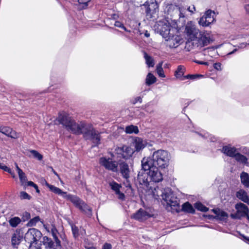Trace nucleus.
<instances>
[{
	"instance_id": "7ed1b4c3",
	"label": "nucleus",
	"mask_w": 249,
	"mask_h": 249,
	"mask_svg": "<svg viewBox=\"0 0 249 249\" xmlns=\"http://www.w3.org/2000/svg\"><path fill=\"white\" fill-rule=\"evenodd\" d=\"M153 196L157 199V197L160 196H162L163 200H164L167 205L170 207H175L177 210L176 207L179 205V200L178 198L174 197L172 194L170 193L169 189L162 190L159 189V187L155 188L154 190L152 191Z\"/></svg>"
},
{
	"instance_id": "4c0bfd02",
	"label": "nucleus",
	"mask_w": 249,
	"mask_h": 249,
	"mask_svg": "<svg viewBox=\"0 0 249 249\" xmlns=\"http://www.w3.org/2000/svg\"><path fill=\"white\" fill-rule=\"evenodd\" d=\"M195 207L197 210L205 212L208 210V208L205 206L203 204H202L200 202H196L195 204Z\"/></svg>"
},
{
	"instance_id": "e2e57ef3",
	"label": "nucleus",
	"mask_w": 249,
	"mask_h": 249,
	"mask_svg": "<svg viewBox=\"0 0 249 249\" xmlns=\"http://www.w3.org/2000/svg\"><path fill=\"white\" fill-rule=\"evenodd\" d=\"M212 211L216 214V216L217 217L218 213L219 212L220 209H213V210H212Z\"/></svg>"
},
{
	"instance_id": "3c124183",
	"label": "nucleus",
	"mask_w": 249,
	"mask_h": 249,
	"mask_svg": "<svg viewBox=\"0 0 249 249\" xmlns=\"http://www.w3.org/2000/svg\"><path fill=\"white\" fill-rule=\"evenodd\" d=\"M30 217H31V216H30V213H29L27 212H25L23 213L22 218L24 221L29 219L30 218Z\"/></svg>"
},
{
	"instance_id": "393cba45",
	"label": "nucleus",
	"mask_w": 249,
	"mask_h": 249,
	"mask_svg": "<svg viewBox=\"0 0 249 249\" xmlns=\"http://www.w3.org/2000/svg\"><path fill=\"white\" fill-rule=\"evenodd\" d=\"M236 197L244 202L249 205V197L247 193L243 189H240L236 193Z\"/></svg>"
},
{
	"instance_id": "f257e3e1",
	"label": "nucleus",
	"mask_w": 249,
	"mask_h": 249,
	"mask_svg": "<svg viewBox=\"0 0 249 249\" xmlns=\"http://www.w3.org/2000/svg\"><path fill=\"white\" fill-rule=\"evenodd\" d=\"M149 159L152 161V166L158 167L161 169H165L169 164L171 155L168 151L160 149L154 152L152 155V159Z\"/></svg>"
},
{
	"instance_id": "49530a36",
	"label": "nucleus",
	"mask_w": 249,
	"mask_h": 249,
	"mask_svg": "<svg viewBox=\"0 0 249 249\" xmlns=\"http://www.w3.org/2000/svg\"><path fill=\"white\" fill-rule=\"evenodd\" d=\"M90 1V0H77L78 3L82 5V8H85L86 7H87L88 2Z\"/></svg>"
},
{
	"instance_id": "680f3d73",
	"label": "nucleus",
	"mask_w": 249,
	"mask_h": 249,
	"mask_svg": "<svg viewBox=\"0 0 249 249\" xmlns=\"http://www.w3.org/2000/svg\"><path fill=\"white\" fill-rule=\"evenodd\" d=\"M246 12L249 14V4H246L244 6Z\"/></svg>"
},
{
	"instance_id": "09e8293b",
	"label": "nucleus",
	"mask_w": 249,
	"mask_h": 249,
	"mask_svg": "<svg viewBox=\"0 0 249 249\" xmlns=\"http://www.w3.org/2000/svg\"><path fill=\"white\" fill-rule=\"evenodd\" d=\"M202 75H190L188 74L184 77V79H195L198 77H202Z\"/></svg>"
},
{
	"instance_id": "f704fd0d",
	"label": "nucleus",
	"mask_w": 249,
	"mask_h": 249,
	"mask_svg": "<svg viewBox=\"0 0 249 249\" xmlns=\"http://www.w3.org/2000/svg\"><path fill=\"white\" fill-rule=\"evenodd\" d=\"M162 62H161L159 63L157 65L156 67V71L159 75V76L160 77H165V75L164 73L163 70L162 68Z\"/></svg>"
},
{
	"instance_id": "c756f323",
	"label": "nucleus",
	"mask_w": 249,
	"mask_h": 249,
	"mask_svg": "<svg viewBox=\"0 0 249 249\" xmlns=\"http://www.w3.org/2000/svg\"><path fill=\"white\" fill-rule=\"evenodd\" d=\"M236 160L241 163L246 164L247 163L248 159L246 156L237 152L234 157Z\"/></svg>"
},
{
	"instance_id": "2eb2a0df",
	"label": "nucleus",
	"mask_w": 249,
	"mask_h": 249,
	"mask_svg": "<svg viewBox=\"0 0 249 249\" xmlns=\"http://www.w3.org/2000/svg\"><path fill=\"white\" fill-rule=\"evenodd\" d=\"M173 33L174 32H172L171 35H169L166 38H165L167 46L172 48L177 47L181 41V38L179 36L174 35Z\"/></svg>"
},
{
	"instance_id": "c03bdc74",
	"label": "nucleus",
	"mask_w": 249,
	"mask_h": 249,
	"mask_svg": "<svg viewBox=\"0 0 249 249\" xmlns=\"http://www.w3.org/2000/svg\"><path fill=\"white\" fill-rule=\"evenodd\" d=\"M20 197L22 199H28L30 200L31 198V196L29 195L26 192L22 191L20 193Z\"/></svg>"
},
{
	"instance_id": "6e6552de",
	"label": "nucleus",
	"mask_w": 249,
	"mask_h": 249,
	"mask_svg": "<svg viewBox=\"0 0 249 249\" xmlns=\"http://www.w3.org/2000/svg\"><path fill=\"white\" fill-rule=\"evenodd\" d=\"M143 5L146 7L145 12L147 18H154L159 11L158 4L156 0H148Z\"/></svg>"
},
{
	"instance_id": "c9c22d12",
	"label": "nucleus",
	"mask_w": 249,
	"mask_h": 249,
	"mask_svg": "<svg viewBox=\"0 0 249 249\" xmlns=\"http://www.w3.org/2000/svg\"><path fill=\"white\" fill-rule=\"evenodd\" d=\"M125 132L127 133H138L139 130L137 126L131 125L126 127Z\"/></svg>"
},
{
	"instance_id": "864d4df0",
	"label": "nucleus",
	"mask_w": 249,
	"mask_h": 249,
	"mask_svg": "<svg viewBox=\"0 0 249 249\" xmlns=\"http://www.w3.org/2000/svg\"><path fill=\"white\" fill-rule=\"evenodd\" d=\"M112 246L109 243H105L102 248V249H111Z\"/></svg>"
},
{
	"instance_id": "39448f33",
	"label": "nucleus",
	"mask_w": 249,
	"mask_h": 249,
	"mask_svg": "<svg viewBox=\"0 0 249 249\" xmlns=\"http://www.w3.org/2000/svg\"><path fill=\"white\" fill-rule=\"evenodd\" d=\"M45 185L50 189V190L54 193L62 196L63 198L70 200L77 208L78 209L79 207L81 208L83 201L81 200L79 197L72 196L71 195L67 194V192H63L60 189L52 185L49 184L46 181Z\"/></svg>"
},
{
	"instance_id": "8fccbe9b",
	"label": "nucleus",
	"mask_w": 249,
	"mask_h": 249,
	"mask_svg": "<svg viewBox=\"0 0 249 249\" xmlns=\"http://www.w3.org/2000/svg\"><path fill=\"white\" fill-rule=\"evenodd\" d=\"M142 98L140 96L137 97L132 100V103L133 104H136L138 102L141 103L142 102Z\"/></svg>"
},
{
	"instance_id": "ddd939ff",
	"label": "nucleus",
	"mask_w": 249,
	"mask_h": 249,
	"mask_svg": "<svg viewBox=\"0 0 249 249\" xmlns=\"http://www.w3.org/2000/svg\"><path fill=\"white\" fill-rule=\"evenodd\" d=\"M99 163L106 169L116 172L118 171V164L110 158L102 157L99 160Z\"/></svg>"
},
{
	"instance_id": "2f4dec72",
	"label": "nucleus",
	"mask_w": 249,
	"mask_h": 249,
	"mask_svg": "<svg viewBox=\"0 0 249 249\" xmlns=\"http://www.w3.org/2000/svg\"><path fill=\"white\" fill-rule=\"evenodd\" d=\"M156 81V78L155 76L151 73H148L145 80L146 84L148 86H150L154 84Z\"/></svg>"
},
{
	"instance_id": "f03ea898",
	"label": "nucleus",
	"mask_w": 249,
	"mask_h": 249,
	"mask_svg": "<svg viewBox=\"0 0 249 249\" xmlns=\"http://www.w3.org/2000/svg\"><path fill=\"white\" fill-rule=\"evenodd\" d=\"M142 168L144 171L149 170L148 176L151 180L154 182H159L162 180L163 176L159 167L152 166V161L149 158H143L142 160Z\"/></svg>"
},
{
	"instance_id": "72a5a7b5",
	"label": "nucleus",
	"mask_w": 249,
	"mask_h": 249,
	"mask_svg": "<svg viewBox=\"0 0 249 249\" xmlns=\"http://www.w3.org/2000/svg\"><path fill=\"white\" fill-rule=\"evenodd\" d=\"M9 222L11 227L15 228L21 222V219L18 217H14L11 218Z\"/></svg>"
},
{
	"instance_id": "5701e85b",
	"label": "nucleus",
	"mask_w": 249,
	"mask_h": 249,
	"mask_svg": "<svg viewBox=\"0 0 249 249\" xmlns=\"http://www.w3.org/2000/svg\"><path fill=\"white\" fill-rule=\"evenodd\" d=\"M86 140L92 141L95 145H97L100 141V134L93 128L90 133L89 137H87Z\"/></svg>"
},
{
	"instance_id": "a18cd8bd",
	"label": "nucleus",
	"mask_w": 249,
	"mask_h": 249,
	"mask_svg": "<svg viewBox=\"0 0 249 249\" xmlns=\"http://www.w3.org/2000/svg\"><path fill=\"white\" fill-rule=\"evenodd\" d=\"M51 233L53 239H58L57 234L58 233L57 230L54 227H53L51 229Z\"/></svg>"
},
{
	"instance_id": "e433bc0d",
	"label": "nucleus",
	"mask_w": 249,
	"mask_h": 249,
	"mask_svg": "<svg viewBox=\"0 0 249 249\" xmlns=\"http://www.w3.org/2000/svg\"><path fill=\"white\" fill-rule=\"evenodd\" d=\"M109 186L111 187V189L113 190L115 193H118L120 191V189L121 187V186L119 185L118 183H116L115 181H112L109 183Z\"/></svg>"
},
{
	"instance_id": "4d7b16f0",
	"label": "nucleus",
	"mask_w": 249,
	"mask_h": 249,
	"mask_svg": "<svg viewBox=\"0 0 249 249\" xmlns=\"http://www.w3.org/2000/svg\"><path fill=\"white\" fill-rule=\"evenodd\" d=\"M26 183H27L28 186H32L34 188L36 187V184L34 183L33 181H27Z\"/></svg>"
},
{
	"instance_id": "bf43d9fd",
	"label": "nucleus",
	"mask_w": 249,
	"mask_h": 249,
	"mask_svg": "<svg viewBox=\"0 0 249 249\" xmlns=\"http://www.w3.org/2000/svg\"><path fill=\"white\" fill-rule=\"evenodd\" d=\"M114 25L116 27L122 28V27H123V24L121 22H120V21H117L115 22V23L114 24Z\"/></svg>"
},
{
	"instance_id": "a878e982",
	"label": "nucleus",
	"mask_w": 249,
	"mask_h": 249,
	"mask_svg": "<svg viewBox=\"0 0 249 249\" xmlns=\"http://www.w3.org/2000/svg\"><path fill=\"white\" fill-rule=\"evenodd\" d=\"M241 183L245 187L249 188V175L246 172H242L240 174Z\"/></svg>"
},
{
	"instance_id": "423d86ee",
	"label": "nucleus",
	"mask_w": 249,
	"mask_h": 249,
	"mask_svg": "<svg viewBox=\"0 0 249 249\" xmlns=\"http://www.w3.org/2000/svg\"><path fill=\"white\" fill-rule=\"evenodd\" d=\"M93 129V126L90 124L84 121L75 122L71 132L76 135L83 134V137L86 139L87 137H89V134Z\"/></svg>"
},
{
	"instance_id": "603ef678",
	"label": "nucleus",
	"mask_w": 249,
	"mask_h": 249,
	"mask_svg": "<svg viewBox=\"0 0 249 249\" xmlns=\"http://www.w3.org/2000/svg\"><path fill=\"white\" fill-rule=\"evenodd\" d=\"M116 194L118 195V197L119 199H121L122 200H123L124 199L125 196H124V195L123 193H121L120 192V191L118 193H116Z\"/></svg>"
},
{
	"instance_id": "4468645a",
	"label": "nucleus",
	"mask_w": 249,
	"mask_h": 249,
	"mask_svg": "<svg viewBox=\"0 0 249 249\" xmlns=\"http://www.w3.org/2000/svg\"><path fill=\"white\" fill-rule=\"evenodd\" d=\"M116 151L119 155V157L127 159L132 156L135 151L131 147L124 145L121 147H118L116 149Z\"/></svg>"
},
{
	"instance_id": "a211bd4d",
	"label": "nucleus",
	"mask_w": 249,
	"mask_h": 249,
	"mask_svg": "<svg viewBox=\"0 0 249 249\" xmlns=\"http://www.w3.org/2000/svg\"><path fill=\"white\" fill-rule=\"evenodd\" d=\"M120 170L123 177L125 179L124 183L126 187H130V183L129 180V169L128 165L125 162H122L120 164Z\"/></svg>"
},
{
	"instance_id": "de8ad7c7",
	"label": "nucleus",
	"mask_w": 249,
	"mask_h": 249,
	"mask_svg": "<svg viewBox=\"0 0 249 249\" xmlns=\"http://www.w3.org/2000/svg\"><path fill=\"white\" fill-rule=\"evenodd\" d=\"M72 232L74 237L78 236V229L76 226H72L71 227Z\"/></svg>"
},
{
	"instance_id": "f3484780",
	"label": "nucleus",
	"mask_w": 249,
	"mask_h": 249,
	"mask_svg": "<svg viewBox=\"0 0 249 249\" xmlns=\"http://www.w3.org/2000/svg\"><path fill=\"white\" fill-rule=\"evenodd\" d=\"M54 240V242L51 238L45 236L43 238V243L49 249H58L61 247V242L59 239Z\"/></svg>"
},
{
	"instance_id": "ea45409f",
	"label": "nucleus",
	"mask_w": 249,
	"mask_h": 249,
	"mask_svg": "<svg viewBox=\"0 0 249 249\" xmlns=\"http://www.w3.org/2000/svg\"><path fill=\"white\" fill-rule=\"evenodd\" d=\"M41 241L39 240L37 242H34L32 243H30V247L29 249H41Z\"/></svg>"
},
{
	"instance_id": "473e14b6",
	"label": "nucleus",
	"mask_w": 249,
	"mask_h": 249,
	"mask_svg": "<svg viewBox=\"0 0 249 249\" xmlns=\"http://www.w3.org/2000/svg\"><path fill=\"white\" fill-rule=\"evenodd\" d=\"M185 72V68L182 66H178L175 71V75L177 78H181Z\"/></svg>"
},
{
	"instance_id": "9b49d317",
	"label": "nucleus",
	"mask_w": 249,
	"mask_h": 249,
	"mask_svg": "<svg viewBox=\"0 0 249 249\" xmlns=\"http://www.w3.org/2000/svg\"><path fill=\"white\" fill-rule=\"evenodd\" d=\"M235 208L236 210V213H231V217L233 219H241L245 217L249 213L248 207L242 203H238L235 205Z\"/></svg>"
},
{
	"instance_id": "58836bf2",
	"label": "nucleus",
	"mask_w": 249,
	"mask_h": 249,
	"mask_svg": "<svg viewBox=\"0 0 249 249\" xmlns=\"http://www.w3.org/2000/svg\"><path fill=\"white\" fill-rule=\"evenodd\" d=\"M19 178L22 185H24L27 181V178L25 174L22 171H20L18 173Z\"/></svg>"
},
{
	"instance_id": "6e6d98bb",
	"label": "nucleus",
	"mask_w": 249,
	"mask_h": 249,
	"mask_svg": "<svg viewBox=\"0 0 249 249\" xmlns=\"http://www.w3.org/2000/svg\"><path fill=\"white\" fill-rule=\"evenodd\" d=\"M194 62L198 64L208 65V63L207 62H203L199 60H195Z\"/></svg>"
},
{
	"instance_id": "c85d7f7f",
	"label": "nucleus",
	"mask_w": 249,
	"mask_h": 249,
	"mask_svg": "<svg viewBox=\"0 0 249 249\" xmlns=\"http://www.w3.org/2000/svg\"><path fill=\"white\" fill-rule=\"evenodd\" d=\"M81 208L79 207V209L82 212L86 213L89 216H90L92 214L91 208L87 205L84 201L81 204Z\"/></svg>"
},
{
	"instance_id": "79ce46f5",
	"label": "nucleus",
	"mask_w": 249,
	"mask_h": 249,
	"mask_svg": "<svg viewBox=\"0 0 249 249\" xmlns=\"http://www.w3.org/2000/svg\"><path fill=\"white\" fill-rule=\"evenodd\" d=\"M30 153L32 154L35 158L39 160H41L43 159V156L35 150H31L30 151Z\"/></svg>"
},
{
	"instance_id": "338daca9",
	"label": "nucleus",
	"mask_w": 249,
	"mask_h": 249,
	"mask_svg": "<svg viewBox=\"0 0 249 249\" xmlns=\"http://www.w3.org/2000/svg\"><path fill=\"white\" fill-rule=\"evenodd\" d=\"M237 50V49H234L232 52L229 53V54H231L233 53H234L235 52H236Z\"/></svg>"
},
{
	"instance_id": "1a4fd4ad",
	"label": "nucleus",
	"mask_w": 249,
	"mask_h": 249,
	"mask_svg": "<svg viewBox=\"0 0 249 249\" xmlns=\"http://www.w3.org/2000/svg\"><path fill=\"white\" fill-rule=\"evenodd\" d=\"M179 19H182L185 21L188 18L189 16L193 15L196 9L194 5L190 6H180L178 7Z\"/></svg>"
},
{
	"instance_id": "5fc2aeb1",
	"label": "nucleus",
	"mask_w": 249,
	"mask_h": 249,
	"mask_svg": "<svg viewBox=\"0 0 249 249\" xmlns=\"http://www.w3.org/2000/svg\"><path fill=\"white\" fill-rule=\"evenodd\" d=\"M4 171H6V172H7L8 173H9L10 174H13V178H15V174L8 167H4Z\"/></svg>"
},
{
	"instance_id": "20e7f679",
	"label": "nucleus",
	"mask_w": 249,
	"mask_h": 249,
	"mask_svg": "<svg viewBox=\"0 0 249 249\" xmlns=\"http://www.w3.org/2000/svg\"><path fill=\"white\" fill-rule=\"evenodd\" d=\"M211 42L209 36L202 32H199L190 40H188L187 45L192 46L193 49H200L203 47L207 46Z\"/></svg>"
},
{
	"instance_id": "4be33fe9",
	"label": "nucleus",
	"mask_w": 249,
	"mask_h": 249,
	"mask_svg": "<svg viewBox=\"0 0 249 249\" xmlns=\"http://www.w3.org/2000/svg\"><path fill=\"white\" fill-rule=\"evenodd\" d=\"M0 132L6 136L12 138L16 139L18 135L17 133L9 127H0Z\"/></svg>"
},
{
	"instance_id": "0e129e2a",
	"label": "nucleus",
	"mask_w": 249,
	"mask_h": 249,
	"mask_svg": "<svg viewBox=\"0 0 249 249\" xmlns=\"http://www.w3.org/2000/svg\"><path fill=\"white\" fill-rule=\"evenodd\" d=\"M15 166H16V168L17 169V171L18 172V173L19 172V171H22L18 166V165L17 164V163H15Z\"/></svg>"
},
{
	"instance_id": "052dcab7",
	"label": "nucleus",
	"mask_w": 249,
	"mask_h": 249,
	"mask_svg": "<svg viewBox=\"0 0 249 249\" xmlns=\"http://www.w3.org/2000/svg\"><path fill=\"white\" fill-rule=\"evenodd\" d=\"M247 45H248V43H241L239 44V45H238V48H244Z\"/></svg>"
},
{
	"instance_id": "7c9ffc66",
	"label": "nucleus",
	"mask_w": 249,
	"mask_h": 249,
	"mask_svg": "<svg viewBox=\"0 0 249 249\" xmlns=\"http://www.w3.org/2000/svg\"><path fill=\"white\" fill-rule=\"evenodd\" d=\"M144 58L145 60L146 64L148 67H153L154 66V62L153 58L149 55L146 52H143Z\"/></svg>"
},
{
	"instance_id": "0eeeda50",
	"label": "nucleus",
	"mask_w": 249,
	"mask_h": 249,
	"mask_svg": "<svg viewBox=\"0 0 249 249\" xmlns=\"http://www.w3.org/2000/svg\"><path fill=\"white\" fill-rule=\"evenodd\" d=\"M55 121L57 122L59 124H62L68 131L71 132L72 128L76 122L65 112L59 113Z\"/></svg>"
},
{
	"instance_id": "aec40b11",
	"label": "nucleus",
	"mask_w": 249,
	"mask_h": 249,
	"mask_svg": "<svg viewBox=\"0 0 249 249\" xmlns=\"http://www.w3.org/2000/svg\"><path fill=\"white\" fill-rule=\"evenodd\" d=\"M150 214L148 212L142 209H140L133 215L132 217L140 221H142L150 217Z\"/></svg>"
},
{
	"instance_id": "6ab92c4d",
	"label": "nucleus",
	"mask_w": 249,
	"mask_h": 249,
	"mask_svg": "<svg viewBox=\"0 0 249 249\" xmlns=\"http://www.w3.org/2000/svg\"><path fill=\"white\" fill-rule=\"evenodd\" d=\"M185 32L189 36V39L190 40L197 33L199 32V30L196 28V25L192 21L188 22L186 26Z\"/></svg>"
},
{
	"instance_id": "37998d69",
	"label": "nucleus",
	"mask_w": 249,
	"mask_h": 249,
	"mask_svg": "<svg viewBox=\"0 0 249 249\" xmlns=\"http://www.w3.org/2000/svg\"><path fill=\"white\" fill-rule=\"evenodd\" d=\"M216 217L220 220H224L228 217V214L226 212L220 210Z\"/></svg>"
},
{
	"instance_id": "412c9836",
	"label": "nucleus",
	"mask_w": 249,
	"mask_h": 249,
	"mask_svg": "<svg viewBox=\"0 0 249 249\" xmlns=\"http://www.w3.org/2000/svg\"><path fill=\"white\" fill-rule=\"evenodd\" d=\"M222 152L230 157H234L237 153V149L231 145H226L223 147Z\"/></svg>"
},
{
	"instance_id": "774afa93",
	"label": "nucleus",
	"mask_w": 249,
	"mask_h": 249,
	"mask_svg": "<svg viewBox=\"0 0 249 249\" xmlns=\"http://www.w3.org/2000/svg\"><path fill=\"white\" fill-rule=\"evenodd\" d=\"M112 17L114 19H116L118 17L116 14H113Z\"/></svg>"
},
{
	"instance_id": "69168bd1",
	"label": "nucleus",
	"mask_w": 249,
	"mask_h": 249,
	"mask_svg": "<svg viewBox=\"0 0 249 249\" xmlns=\"http://www.w3.org/2000/svg\"><path fill=\"white\" fill-rule=\"evenodd\" d=\"M242 237H243V239L244 240V241L245 242H246L247 243H249V237H247V236H244V235H243Z\"/></svg>"
},
{
	"instance_id": "9d476101",
	"label": "nucleus",
	"mask_w": 249,
	"mask_h": 249,
	"mask_svg": "<svg viewBox=\"0 0 249 249\" xmlns=\"http://www.w3.org/2000/svg\"><path fill=\"white\" fill-rule=\"evenodd\" d=\"M41 237L42 233L39 231L35 228H32L26 233L24 239L27 243H30L38 241Z\"/></svg>"
},
{
	"instance_id": "a19ab883",
	"label": "nucleus",
	"mask_w": 249,
	"mask_h": 249,
	"mask_svg": "<svg viewBox=\"0 0 249 249\" xmlns=\"http://www.w3.org/2000/svg\"><path fill=\"white\" fill-rule=\"evenodd\" d=\"M40 220L39 216H36L33 218L31 219L27 224V226L28 227H33L36 225V224Z\"/></svg>"
},
{
	"instance_id": "f8f14e48",
	"label": "nucleus",
	"mask_w": 249,
	"mask_h": 249,
	"mask_svg": "<svg viewBox=\"0 0 249 249\" xmlns=\"http://www.w3.org/2000/svg\"><path fill=\"white\" fill-rule=\"evenodd\" d=\"M215 13L211 10H207L204 16L199 19L198 23L200 25L203 27L209 26L215 20Z\"/></svg>"
},
{
	"instance_id": "dca6fc26",
	"label": "nucleus",
	"mask_w": 249,
	"mask_h": 249,
	"mask_svg": "<svg viewBox=\"0 0 249 249\" xmlns=\"http://www.w3.org/2000/svg\"><path fill=\"white\" fill-rule=\"evenodd\" d=\"M159 26L160 27L159 28L160 34L164 38H166L169 35H171L172 33L176 30L168 23L161 22L159 24Z\"/></svg>"
},
{
	"instance_id": "cd10ccee",
	"label": "nucleus",
	"mask_w": 249,
	"mask_h": 249,
	"mask_svg": "<svg viewBox=\"0 0 249 249\" xmlns=\"http://www.w3.org/2000/svg\"><path fill=\"white\" fill-rule=\"evenodd\" d=\"M22 240V237L19 234L14 233L11 239L12 246L14 247H17L18 245Z\"/></svg>"
},
{
	"instance_id": "bb28decb",
	"label": "nucleus",
	"mask_w": 249,
	"mask_h": 249,
	"mask_svg": "<svg viewBox=\"0 0 249 249\" xmlns=\"http://www.w3.org/2000/svg\"><path fill=\"white\" fill-rule=\"evenodd\" d=\"M182 211L190 213H194L195 212V210L193 206L188 202L184 203L182 205Z\"/></svg>"
},
{
	"instance_id": "b1692460",
	"label": "nucleus",
	"mask_w": 249,
	"mask_h": 249,
	"mask_svg": "<svg viewBox=\"0 0 249 249\" xmlns=\"http://www.w3.org/2000/svg\"><path fill=\"white\" fill-rule=\"evenodd\" d=\"M132 146L135 147L136 151H139L145 146V142L140 138H137L134 141Z\"/></svg>"
},
{
	"instance_id": "13d9d810",
	"label": "nucleus",
	"mask_w": 249,
	"mask_h": 249,
	"mask_svg": "<svg viewBox=\"0 0 249 249\" xmlns=\"http://www.w3.org/2000/svg\"><path fill=\"white\" fill-rule=\"evenodd\" d=\"M214 68L217 70H221V64L219 63H215Z\"/></svg>"
}]
</instances>
